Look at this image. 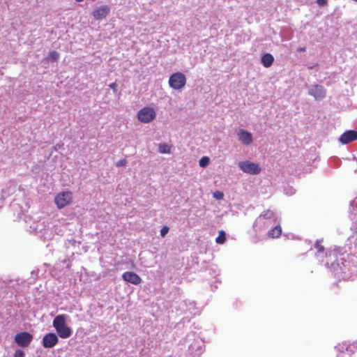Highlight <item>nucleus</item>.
<instances>
[{"instance_id":"nucleus-1","label":"nucleus","mask_w":357,"mask_h":357,"mask_svg":"<svg viewBox=\"0 0 357 357\" xmlns=\"http://www.w3.org/2000/svg\"><path fill=\"white\" fill-rule=\"evenodd\" d=\"M52 325L58 335L63 339L68 338L73 333L72 328L66 324V315L59 314L53 320Z\"/></svg>"},{"instance_id":"nucleus-2","label":"nucleus","mask_w":357,"mask_h":357,"mask_svg":"<svg viewBox=\"0 0 357 357\" xmlns=\"http://www.w3.org/2000/svg\"><path fill=\"white\" fill-rule=\"evenodd\" d=\"M168 83L172 89L181 90L186 84V77L181 72L174 73L170 75Z\"/></svg>"},{"instance_id":"nucleus-3","label":"nucleus","mask_w":357,"mask_h":357,"mask_svg":"<svg viewBox=\"0 0 357 357\" xmlns=\"http://www.w3.org/2000/svg\"><path fill=\"white\" fill-rule=\"evenodd\" d=\"M155 116L156 114L154 109L150 107H144L137 113L138 120L144 123L151 122Z\"/></svg>"},{"instance_id":"nucleus-4","label":"nucleus","mask_w":357,"mask_h":357,"mask_svg":"<svg viewBox=\"0 0 357 357\" xmlns=\"http://www.w3.org/2000/svg\"><path fill=\"white\" fill-rule=\"evenodd\" d=\"M73 201V193L70 191H64L59 193L54 198L55 204L61 209L70 204Z\"/></svg>"},{"instance_id":"nucleus-5","label":"nucleus","mask_w":357,"mask_h":357,"mask_svg":"<svg viewBox=\"0 0 357 357\" xmlns=\"http://www.w3.org/2000/svg\"><path fill=\"white\" fill-rule=\"evenodd\" d=\"M238 167L243 172L253 175L258 174L261 172V168L258 164L250 161L240 162Z\"/></svg>"},{"instance_id":"nucleus-6","label":"nucleus","mask_w":357,"mask_h":357,"mask_svg":"<svg viewBox=\"0 0 357 357\" xmlns=\"http://www.w3.org/2000/svg\"><path fill=\"white\" fill-rule=\"evenodd\" d=\"M33 340V335L28 332H20L15 335V342L22 347H28Z\"/></svg>"},{"instance_id":"nucleus-7","label":"nucleus","mask_w":357,"mask_h":357,"mask_svg":"<svg viewBox=\"0 0 357 357\" xmlns=\"http://www.w3.org/2000/svg\"><path fill=\"white\" fill-rule=\"evenodd\" d=\"M309 95L312 96L315 100H322L326 96V90L319 84H314L308 91Z\"/></svg>"},{"instance_id":"nucleus-8","label":"nucleus","mask_w":357,"mask_h":357,"mask_svg":"<svg viewBox=\"0 0 357 357\" xmlns=\"http://www.w3.org/2000/svg\"><path fill=\"white\" fill-rule=\"evenodd\" d=\"M59 342L58 336L54 333H49L44 335L42 344L44 348L50 349L54 347Z\"/></svg>"},{"instance_id":"nucleus-9","label":"nucleus","mask_w":357,"mask_h":357,"mask_svg":"<svg viewBox=\"0 0 357 357\" xmlns=\"http://www.w3.org/2000/svg\"><path fill=\"white\" fill-rule=\"evenodd\" d=\"M110 12V8L107 5H102L93 10L92 15L96 20L105 18Z\"/></svg>"},{"instance_id":"nucleus-10","label":"nucleus","mask_w":357,"mask_h":357,"mask_svg":"<svg viewBox=\"0 0 357 357\" xmlns=\"http://www.w3.org/2000/svg\"><path fill=\"white\" fill-rule=\"evenodd\" d=\"M122 278L126 282L137 285L142 282V278L135 272L126 271L122 275Z\"/></svg>"},{"instance_id":"nucleus-11","label":"nucleus","mask_w":357,"mask_h":357,"mask_svg":"<svg viewBox=\"0 0 357 357\" xmlns=\"http://www.w3.org/2000/svg\"><path fill=\"white\" fill-rule=\"evenodd\" d=\"M357 139V131L356 130H347L343 132L340 137V142L343 144H347Z\"/></svg>"},{"instance_id":"nucleus-12","label":"nucleus","mask_w":357,"mask_h":357,"mask_svg":"<svg viewBox=\"0 0 357 357\" xmlns=\"http://www.w3.org/2000/svg\"><path fill=\"white\" fill-rule=\"evenodd\" d=\"M238 139L245 145H250L253 141L252 134L244 130L238 131Z\"/></svg>"},{"instance_id":"nucleus-13","label":"nucleus","mask_w":357,"mask_h":357,"mask_svg":"<svg viewBox=\"0 0 357 357\" xmlns=\"http://www.w3.org/2000/svg\"><path fill=\"white\" fill-rule=\"evenodd\" d=\"M274 62V57L270 53H266L261 58V63L265 68L271 67Z\"/></svg>"},{"instance_id":"nucleus-14","label":"nucleus","mask_w":357,"mask_h":357,"mask_svg":"<svg viewBox=\"0 0 357 357\" xmlns=\"http://www.w3.org/2000/svg\"><path fill=\"white\" fill-rule=\"evenodd\" d=\"M282 229L280 225L275 226L268 231V235L270 238H275L281 236Z\"/></svg>"},{"instance_id":"nucleus-15","label":"nucleus","mask_w":357,"mask_h":357,"mask_svg":"<svg viewBox=\"0 0 357 357\" xmlns=\"http://www.w3.org/2000/svg\"><path fill=\"white\" fill-rule=\"evenodd\" d=\"M172 146L162 143L160 144L158 146V150L160 153H170Z\"/></svg>"},{"instance_id":"nucleus-16","label":"nucleus","mask_w":357,"mask_h":357,"mask_svg":"<svg viewBox=\"0 0 357 357\" xmlns=\"http://www.w3.org/2000/svg\"><path fill=\"white\" fill-rule=\"evenodd\" d=\"M226 241L225 233L224 231L220 230L218 232V236L215 238V242L218 244H223Z\"/></svg>"},{"instance_id":"nucleus-17","label":"nucleus","mask_w":357,"mask_h":357,"mask_svg":"<svg viewBox=\"0 0 357 357\" xmlns=\"http://www.w3.org/2000/svg\"><path fill=\"white\" fill-rule=\"evenodd\" d=\"M210 159L208 156L202 157L199 162V165L202 167H205L209 164Z\"/></svg>"},{"instance_id":"nucleus-18","label":"nucleus","mask_w":357,"mask_h":357,"mask_svg":"<svg viewBox=\"0 0 357 357\" xmlns=\"http://www.w3.org/2000/svg\"><path fill=\"white\" fill-rule=\"evenodd\" d=\"M59 57V54L56 51H52L50 52L49 59L52 61H56Z\"/></svg>"},{"instance_id":"nucleus-19","label":"nucleus","mask_w":357,"mask_h":357,"mask_svg":"<svg viewBox=\"0 0 357 357\" xmlns=\"http://www.w3.org/2000/svg\"><path fill=\"white\" fill-rule=\"evenodd\" d=\"M213 196L215 199H216L218 200H220V199H223L224 193L221 191L217 190L213 192Z\"/></svg>"},{"instance_id":"nucleus-20","label":"nucleus","mask_w":357,"mask_h":357,"mask_svg":"<svg viewBox=\"0 0 357 357\" xmlns=\"http://www.w3.org/2000/svg\"><path fill=\"white\" fill-rule=\"evenodd\" d=\"M274 213L271 210H267L263 213V218L265 219H270L273 217Z\"/></svg>"},{"instance_id":"nucleus-21","label":"nucleus","mask_w":357,"mask_h":357,"mask_svg":"<svg viewBox=\"0 0 357 357\" xmlns=\"http://www.w3.org/2000/svg\"><path fill=\"white\" fill-rule=\"evenodd\" d=\"M314 246L318 252H323L324 251V246L319 242L317 241Z\"/></svg>"},{"instance_id":"nucleus-22","label":"nucleus","mask_w":357,"mask_h":357,"mask_svg":"<svg viewBox=\"0 0 357 357\" xmlns=\"http://www.w3.org/2000/svg\"><path fill=\"white\" fill-rule=\"evenodd\" d=\"M14 357H25L24 352L21 349H17L15 351Z\"/></svg>"},{"instance_id":"nucleus-23","label":"nucleus","mask_w":357,"mask_h":357,"mask_svg":"<svg viewBox=\"0 0 357 357\" xmlns=\"http://www.w3.org/2000/svg\"><path fill=\"white\" fill-rule=\"evenodd\" d=\"M126 164L127 160L126 159H121L116 163L117 167H124Z\"/></svg>"},{"instance_id":"nucleus-24","label":"nucleus","mask_w":357,"mask_h":357,"mask_svg":"<svg viewBox=\"0 0 357 357\" xmlns=\"http://www.w3.org/2000/svg\"><path fill=\"white\" fill-rule=\"evenodd\" d=\"M169 229L167 226H164L160 230V235L164 237L168 233Z\"/></svg>"},{"instance_id":"nucleus-25","label":"nucleus","mask_w":357,"mask_h":357,"mask_svg":"<svg viewBox=\"0 0 357 357\" xmlns=\"http://www.w3.org/2000/svg\"><path fill=\"white\" fill-rule=\"evenodd\" d=\"M328 1L327 0H317V3L319 6H324L327 4Z\"/></svg>"},{"instance_id":"nucleus-26","label":"nucleus","mask_w":357,"mask_h":357,"mask_svg":"<svg viewBox=\"0 0 357 357\" xmlns=\"http://www.w3.org/2000/svg\"><path fill=\"white\" fill-rule=\"evenodd\" d=\"M116 86H117V85H116V84L115 82H113V83L109 84V87L111 89H112L114 90V91H116Z\"/></svg>"},{"instance_id":"nucleus-27","label":"nucleus","mask_w":357,"mask_h":357,"mask_svg":"<svg viewBox=\"0 0 357 357\" xmlns=\"http://www.w3.org/2000/svg\"><path fill=\"white\" fill-rule=\"evenodd\" d=\"M303 51H305V47H300L298 49V52H303Z\"/></svg>"},{"instance_id":"nucleus-28","label":"nucleus","mask_w":357,"mask_h":357,"mask_svg":"<svg viewBox=\"0 0 357 357\" xmlns=\"http://www.w3.org/2000/svg\"><path fill=\"white\" fill-rule=\"evenodd\" d=\"M77 2H82L84 0H75Z\"/></svg>"}]
</instances>
